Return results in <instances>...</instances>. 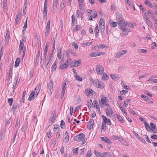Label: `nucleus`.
<instances>
[{"instance_id": "39448f33", "label": "nucleus", "mask_w": 157, "mask_h": 157, "mask_svg": "<svg viewBox=\"0 0 157 157\" xmlns=\"http://www.w3.org/2000/svg\"><path fill=\"white\" fill-rule=\"evenodd\" d=\"M68 82V80L67 79H65L63 82V84L62 87V90L61 94V97L63 98L65 93V90L67 87L66 83Z\"/></svg>"}, {"instance_id": "0e129e2a", "label": "nucleus", "mask_w": 157, "mask_h": 157, "mask_svg": "<svg viewBox=\"0 0 157 157\" xmlns=\"http://www.w3.org/2000/svg\"><path fill=\"white\" fill-rule=\"evenodd\" d=\"M47 56V53L44 52V55L42 57V59L44 61H46V58Z\"/></svg>"}, {"instance_id": "338daca9", "label": "nucleus", "mask_w": 157, "mask_h": 157, "mask_svg": "<svg viewBox=\"0 0 157 157\" xmlns=\"http://www.w3.org/2000/svg\"><path fill=\"white\" fill-rule=\"evenodd\" d=\"M64 147L63 146H62L60 148V153L61 154H63L64 153Z\"/></svg>"}, {"instance_id": "a19ab883", "label": "nucleus", "mask_w": 157, "mask_h": 157, "mask_svg": "<svg viewBox=\"0 0 157 157\" xmlns=\"http://www.w3.org/2000/svg\"><path fill=\"white\" fill-rule=\"evenodd\" d=\"M13 101V98H9L8 99V102L10 106L12 105Z\"/></svg>"}, {"instance_id": "f257e3e1", "label": "nucleus", "mask_w": 157, "mask_h": 157, "mask_svg": "<svg viewBox=\"0 0 157 157\" xmlns=\"http://www.w3.org/2000/svg\"><path fill=\"white\" fill-rule=\"evenodd\" d=\"M40 89V86L38 85H37L35 88V90H37L38 91H32L30 94L28 100L30 101L35 98H36L38 95Z\"/></svg>"}, {"instance_id": "864d4df0", "label": "nucleus", "mask_w": 157, "mask_h": 157, "mask_svg": "<svg viewBox=\"0 0 157 157\" xmlns=\"http://www.w3.org/2000/svg\"><path fill=\"white\" fill-rule=\"evenodd\" d=\"M90 56L91 57H96L97 56V52H94L90 53Z\"/></svg>"}, {"instance_id": "7c9ffc66", "label": "nucleus", "mask_w": 157, "mask_h": 157, "mask_svg": "<svg viewBox=\"0 0 157 157\" xmlns=\"http://www.w3.org/2000/svg\"><path fill=\"white\" fill-rule=\"evenodd\" d=\"M71 18L72 19V22L71 23L72 26L74 25L75 24V21H77V19L75 17L74 14H73L71 16Z\"/></svg>"}, {"instance_id": "4468645a", "label": "nucleus", "mask_w": 157, "mask_h": 157, "mask_svg": "<svg viewBox=\"0 0 157 157\" xmlns=\"http://www.w3.org/2000/svg\"><path fill=\"white\" fill-rule=\"evenodd\" d=\"M150 125V130L152 131L154 133H157V129L156 128L155 125L152 123H151Z\"/></svg>"}, {"instance_id": "cd10ccee", "label": "nucleus", "mask_w": 157, "mask_h": 157, "mask_svg": "<svg viewBox=\"0 0 157 157\" xmlns=\"http://www.w3.org/2000/svg\"><path fill=\"white\" fill-rule=\"evenodd\" d=\"M66 2L65 0H63L61 2L60 7V10L61 11L63 10L65 6V3Z\"/></svg>"}, {"instance_id": "bb28decb", "label": "nucleus", "mask_w": 157, "mask_h": 157, "mask_svg": "<svg viewBox=\"0 0 157 157\" xmlns=\"http://www.w3.org/2000/svg\"><path fill=\"white\" fill-rule=\"evenodd\" d=\"M10 38V33L8 31H7L5 36V40L7 43L9 42Z\"/></svg>"}, {"instance_id": "6e6d98bb", "label": "nucleus", "mask_w": 157, "mask_h": 157, "mask_svg": "<svg viewBox=\"0 0 157 157\" xmlns=\"http://www.w3.org/2000/svg\"><path fill=\"white\" fill-rule=\"evenodd\" d=\"M72 151H73V154H75V155H77L78 153V148H74L73 149Z\"/></svg>"}, {"instance_id": "c03bdc74", "label": "nucleus", "mask_w": 157, "mask_h": 157, "mask_svg": "<svg viewBox=\"0 0 157 157\" xmlns=\"http://www.w3.org/2000/svg\"><path fill=\"white\" fill-rule=\"evenodd\" d=\"M104 120L105 121L106 123H107L109 125H111V123L110 121V120L109 119L107 118H103V121H104Z\"/></svg>"}, {"instance_id": "a878e982", "label": "nucleus", "mask_w": 157, "mask_h": 157, "mask_svg": "<svg viewBox=\"0 0 157 157\" xmlns=\"http://www.w3.org/2000/svg\"><path fill=\"white\" fill-rule=\"evenodd\" d=\"M101 139L103 141H104L107 143L109 144L111 143V141L109 139H108L106 137H101Z\"/></svg>"}, {"instance_id": "e2e57ef3", "label": "nucleus", "mask_w": 157, "mask_h": 157, "mask_svg": "<svg viewBox=\"0 0 157 157\" xmlns=\"http://www.w3.org/2000/svg\"><path fill=\"white\" fill-rule=\"evenodd\" d=\"M148 74H144L142 75H140L139 77V78L141 79L143 78H145L146 76H147V75H148Z\"/></svg>"}, {"instance_id": "4c0bfd02", "label": "nucleus", "mask_w": 157, "mask_h": 157, "mask_svg": "<svg viewBox=\"0 0 157 157\" xmlns=\"http://www.w3.org/2000/svg\"><path fill=\"white\" fill-rule=\"evenodd\" d=\"M144 126L146 130L149 132L150 131V127L146 122H144Z\"/></svg>"}, {"instance_id": "9b49d317", "label": "nucleus", "mask_w": 157, "mask_h": 157, "mask_svg": "<svg viewBox=\"0 0 157 157\" xmlns=\"http://www.w3.org/2000/svg\"><path fill=\"white\" fill-rule=\"evenodd\" d=\"M53 86V83L52 80H50L48 84V87L49 92V94L50 95L52 94V88Z\"/></svg>"}, {"instance_id": "de8ad7c7", "label": "nucleus", "mask_w": 157, "mask_h": 157, "mask_svg": "<svg viewBox=\"0 0 157 157\" xmlns=\"http://www.w3.org/2000/svg\"><path fill=\"white\" fill-rule=\"evenodd\" d=\"M75 79L78 81H81L82 80V78H81L79 75H76L75 76Z\"/></svg>"}, {"instance_id": "69168bd1", "label": "nucleus", "mask_w": 157, "mask_h": 157, "mask_svg": "<svg viewBox=\"0 0 157 157\" xmlns=\"http://www.w3.org/2000/svg\"><path fill=\"white\" fill-rule=\"evenodd\" d=\"M92 16L93 17V18H96L97 17V14L96 11L95 10L94 11V13H92Z\"/></svg>"}, {"instance_id": "72a5a7b5", "label": "nucleus", "mask_w": 157, "mask_h": 157, "mask_svg": "<svg viewBox=\"0 0 157 157\" xmlns=\"http://www.w3.org/2000/svg\"><path fill=\"white\" fill-rule=\"evenodd\" d=\"M110 22V26L112 27H115L117 26V22L112 21L111 22H110V21H109Z\"/></svg>"}, {"instance_id": "49530a36", "label": "nucleus", "mask_w": 157, "mask_h": 157, "mask_svg": "<svg viewBox=\"0 0 157 157\" xmlns=\"http://www.w3.org/2000/svg\"><path fill=\"white\" fill-rule=\"evenodd\" d=\"M144 20H146V19H148L149 17V13L147 12H145L144 13Z\"/></svg>"}, {"instance_id": "680f3d73", "label": "nucleus", "mask_w": 157, "mask_h": 157, "mask_svg": "<svg viewBox=\"0 0 157 157\" xmlns=\"http://www.w3.org/2000/svg\"><path fill=\"white\" fill-rule=\"evenodd\" d=\"M75 30L77 31L81 30V27H80V26L79 25H77L75 26Z\"/></svg>"}, {"instance_id": "4be33fe9", "label": "nucleus", "mask_w": 157, "mask_h": 157, "mask_svg": "<svg viewBox=\"0 0 157 157\" xmlns=\"http://www.w3.org/2000/svg\"><path fill=\"white\" fill-rule=\"evenodd\" d=\"M106 128V125L105 121L104 120L103 123L102 124L101 132H104L105 131Z\"/></svg>"}, {"instance_id": "3c124183", "label": "nucleus", "mask_w": 157, "mask_h": 157, "mask_svg": "<svg viewBox=\"0 0 157 157\" xmlns=\"http://www.w3.org/2000/svg\"><path fill=\"white\" fill-rule=\"evenodd\" d=\"M141 97L142 98H144V100L146 101H147L148 100V97L145 95L142 94L141 95Z\"/></svg>"}, {"instance_id": "f704fd0d", "label": "nucleus", "mask_w": 157, "mask_h": 157, "mask_svg": "<svg viewBox=\"0 0 157 157\" xmlns=\"http://www.w3.org/2000/svg\"><path fill=\"white\" fill-rule=\"evenodd\" d=\"M94 33L95 36L96 37L98 36L99 33V29L98 27V25L95 27L94 29Z\"/></svg>"}, {"instance_id": "c756f323", "label": "nucleus", "mask_w": 157, "mask_h": 157, "mask_svg": "<svg viewBox=\"0 0 157 157\" xmlns=\"http://www.w3.org/2000/svg\"><path fill=\"white\" fill-rule=\"evenodd\" d=\"M20 61V59L19 58H18L17 59L14 65V67H17L19 66Z\"/></svg>"}, {"instance_id": "20e7f679", "label": "nucleus", "mask_w": 157, "mask_h": 157, "mask_svg": "<svg viewBox=\"0 0 157 157\" xmlns=\"http://www.w3.org/2000/svg\"><path fill=\"white\" fill-rule=\"evenodd\" d=\"M80 10H81V13L83 15L85 12L84 3V0H78Z\"/></svg>"}, {"instance_id": "ddd939ff", "label": "nucleus", "mask_w": 157, "mask_h": 157, "mask_svg": "<svg viewBox=\"0 0 157 157\" xmlns=\"http://www.w3.org/2000/svg\"><path fill=\"white\" fill-rule=\"evenodd\" d=\"M94 125V121L92 118H90L87 125L88 128L91 130L93 128Z\"/></svg>"}, {"instance_id": "0eeeda50", "label": "nucleus", "mask_w": 157, "mask_h": 157, "mask_svg": "<svg viewBox=\"0 0 157 157\" xmlns=\"http://www.w3.org/2000/svg\"><path fill=\"white\" fill-rule=\"evenodd\" d=\"M95 70L98 74L101 75L103 73L104 68L102 66L100 65H98L96 66Z\"/></svg>"}, {"instance_id": "2f4dec72", "label": "nucleus", "mask_w": 157, "mask_h": 157, "mask_svg": "<svg viewBox=\"0 0 157 157\" xmlns=\"http://www.w3.org/2000/svg\"><path fill=\"white\" fill-rule=\"evenodd\" d=\"M144 4L147 5L148 6L151 7L152 8L153 5H152L151 3L148 0H146Z\"/></svg>"}, {"instance_id": "09e8293b", "label": "nucleus", "mask_w": 157, "mask_h": 157, "mask_svg": "<svg viewBox=\"0 0 157 157\" xmlns=\"http://www.w3.org/2000/svg\"><path fill=\"white\" fill-rule=\"evenodd\" d=\"M100 30L101 32H103L105 30V25H102L101 26H99Z\"/></svg>"}, {"instance_id": "58836bf2", "label": "nucleus", "mask_w": 157, "mask_h": 157, "mask_svg": "<svg viewBox=\"0 0 157 157\" xmlns=\"http://www.w3.org/2000/svg\"><path fill=\"white\" fill-rule=\"evenodd\" d=\"M56 61L55 63H54L52 66L51 71H54L56 70Z\"/></svg>"}, {"instance_id": "dca6fc26", "label": "nucleus", "mask_w": 157, "mask_h": 157, "mask_svg": "<svg viewBox=\"0 0 157 157\" xmlns=\"http://www.w3.org/2000/svg\"><path fill=\"white\" fill-rule=\"evenodd\" d=\"M85 92L87 96H89L91 94L93 95V93L94 92L92 90L90 89H86L85 90Z\"/></svg>"}, {"instance_id": "f3484780", "label": "nucleus", "mask_w": 157, "mask_h": 157, "mask_svg": "<svg viewBox=\"0 0 157 157\" xmlns=\"http://www.w3.org/2000/svg\"><path fill=\"white\" fill-rule=\"evenodd\" d=\"M106 98L105 97H103L101 98V101L102 103L103 104L105 105V106H107L109 105L107 103L106 101Z\"/></svg>"}, {"instance_id": "6e6552de", "label": "nucleus", "mask_w": 157, "mask_h": 157, "mask_svg": "<svg viewBox=\"0 0 157 157\" xmlns=\"http://www.w3.org/2000/svg\"><path fill=\"white\" fill-rule=\"evenodd\" d=\"M107 109H106V115L110 117H112L113 116L114 113L112 110L111 107L109 105L107 106Z\"/></svg>"}, {"instance_id": "5fc2aeb1", "label": "nucleus", "mask_w": 157, "mask_h": 157, "mask_svg": "<svg viewBox=\"0 0 157 157\" xmlns=\"http://www.w3.org/2000/svg\"><path fill=\"white\" fill-rule=\"evenodd\" d=\"M28 4V1L27 0H26L25 1V2L24 4V6L23 7V10H26V8L27 6V5Z\"/></svg>"}, {"instance_id": "f8f14e48", "label": "nucleus", "mask_w": 157, "mask_h": 157, "mask_svg": "<svg viewBox=\"0 0 157 157\" xmlns=\"http://www.w3.org/2000/svg\"><path fill=\"white\" fill-rule=\"evenodd\" d=\"M50 21L48 20L47 22L46 27V31L45 32V35L46 36H47L49 33L50 30Z\"/></svg>"}, {"instance_id": "774afa93", "label": "nucleus", "mask_w": 157, "mask_h": 157, "mask_svg": "<svg viewBox=\"0 0 157 157\" xmlns=\"http://www.w3.org/2000/svg\"><path fill=\"white\" fill-rule=\"evenodd\" d=\"M152 139L154 140H157V135H153L151 136Z\"/></svg>"}, {"instance_id": "f03ea898", "label": "nucleus", "mask_w": 157, "mask_h": 157, "mask_svg": "<svg viewBox=\"0 0 157 157\" xmlns=\"http://www.w3.org/2000/svg\"><path fill=\"white\" fill-rule=\"evenodd\" d=\"M117 23L119 25V27L123 32V35L126 36L128 35V32H127V29H126L125 26H123L124 21L122 19H117Z\"/></svg>"}, {"instance_id": "393cba45", "label": "nucleus", "mask_w": 157, "mask_h": 157, "mask_svg": "<svg viewBox=\"0 0 157 157\" xmlns=\"http://www.w3.org/2000/svg\"><path fill=\"white\" fill-rule=\"evenodd\" d=\"M119 141L122 144L126 146H128V142L125 140L124 139L122 138H120Z\"/></svg>"}, {"instance_id": "13d9d810", "label": "nucleus", "mask_w": 157, "mask_h": 157, "mask_svg": "<svg viewBox=\"0 0 157 157\" xmlns=\"http://www.w3.org/2000/svg\"><path fill=\"white\" fill-rule=\"evenodd\" d=\"M2 6L3 8V10L5 13L7 12L8 10L7 9V5H2Z\"/></svg>"}, {"instance_id": "2eb2a0df", "label": "nucleus", "mask_w": 157, "mask_h": 157, "mask_svg": "<svg viewBox=\"0 0 157 157\" xmlns=\"http://www.w3.org/2000/svg\"><path fill=\"white\" fill-rule=\"evenodd\" d=\"M24 43L21 40L20 41V45L19 46V52L20 53L22 52V50L24 46Z\"/></svg>"}, {"instance_id": "a18cd8bd", "label": "nucleus", "mask_w": 157, "mask_h": 157, "mask_svg": "<svg viewBox=\"0 0 157 157\" xmlns=\"http://www.w3.org/2000/svg\"><path fill=\"white\" fill-rule=\"evenodd\" d=\"M60 127L61 128H63V129L65 127V123L64 121L63 120H62L61 121V124H60Z\"/></svg>"}, {"instance_id": "37998d69", "label": "nucleus", "mask_w": 157, "mask_h": 157, "mask_svg": "<svg viewBox=\"0 0 157 157\" xmlns=\"http://www.w3.org/2000/svg\"><path fill=\"white\" fill-rule=\"evenodd\" d=\"M94 153H95V154L96 156L97 157H100L101 156V155L102 154V153H101L100 152H99L97 151L96 150H94Z\"/></svg>"}, {"instance_id": "ea45409f", "label": "nucleus", "mask_w": 157, "mask_h": 157, "mask_svg": "<svg viewBox=\"0 0 157 157\" xmlns=\"http://www.w3.org/2000/svg\"><path fill=\"white\" fill-rule=\"evenodd\" d=\"M102 25H105L104 20L103 18H101L99 21V26H101Z\"/></svg>"}, {"instance_id": "1a4fd4ad", "label": "nucleus", "mask_w": 157, "mask_h": 157, "mask_svg": "<svg viewBox=\"0 0 157 157\" xmlns=\"http://www.w3.org/2000/svg\"><path fill=\"white\" fill-rule=\"evenodd\" d=\"M127 52L126 50L120 51L115 54V56L116 58H119L124 55Z\"/></svg>"}, {"instance_id": "473e14b6", "label": "nucleus", "mask_w": 157, "mask_h": 157, "mask_svg": "<svg viewBox=\"0 0 157 157\" xmlns=\"http://www.w3.org/2000/svg\"><path fill=\"white\" fill-rule=\"evenodd\" d=\"M110 76L114 80H117L118 79V77L117 75L112 74H110Z\"/></svg>"}, {"instance_id": "412c9836", "label": "nucleus", "mask_w": 157, "mask_h": 157, "mask_svg": "<svg viewBox=\"0 0 157 157\" xmlns=\"http://www.w3.org/2000/svg\"><path fill=\"white\" fill-rule=\"evenodd\" d=\"M47 7H44L43 15L44 19H46L47 17Z\"/></svg>"}, {"instance_id": "8fccbe9b", "label": "nucleus", "mask_w": 157, "mask_h": 157, "mask_svg": "<svg viewBox=\"0 0 157 157\" xmlns=\"http://www.w3.org/2000/svg\"><path fill=\"white\" fill-rule=\"evenodd\" d=\"M152 8L154 10L155 12H157V2L154 4Z\"/></svg>"}, {"instance_id": "e433bc0d", "label": "nucleus", "mask_w": 157, "mask_h": 157, "mask_svg": "<svg viewBox=\"0 0 157 157\" xmlns=\"http://www.w3.org/2000/svg\"><path fill=\"white\" fill-rule=\"evenodd\" d=\"M17 106L18 104L17 103H14L13 104L12 107V109L13 111H15V110H16Z\"/></svg>"}, {"instance_id": "bf43d9fd", "label": "nucleus", "mask_w": 157, "mask_h": 157, "mask_svg": "<svg viewBox=\"0 0 157 157\" xmlns=\"http://www.w3.org/2000/svg\"><path fill=\"white\" fill-rule=\"evenodd\" d=\"M130 101V99H127L124 101V105L125 107H127L128 105V102Z\"/></svg>"}, {"instance_id": "603ef678", "label": "nucleus", "mask_w": 157, "mask_h": 157, "mask_svg": "<svg viewBox=\"0 0 157 157\" xmlns=\"http://www.w3.org/2000/svg\"><path fill=\"white\" fill-rule=\"evenodd\" d=\"M57 3L53 2V11L54 12H55V10L57 8Z\"/></svg>"}, {"instance_id": "6ab92c4d", "label": "nucleus", "mask_w": 157, "mask_h": 157, "mask_svg": "<svg viewBox=\"0 0 157 157\" xmlns=\"http://www.w3.org/2000/svg\"><path fill=\"white\" fill-rule=\"evenodd\" d=\"M105 87L104 84L101 81H98V87L99 88L103 89Z\"/></svg>"}, {"instance_id": "a211bd4d", "label": "nucleus", "mask_w": 157, "mask_h": 157, "mask_svg": "<svg viewBox=\"0 0 157 157\" xmlns=\"http://www.w3.org/2000/svg\"><path fill=\"white\" fill-rule=\"evenodd\" d=\"M145 21L147 24L148 25L151 29H153V25L151 22V21H150L148 19H146V20H145Z\"/></svg>"}, {"instance_id": "9d476101", "label": "nucleus", "mask_w": 157, "mask_h": 157, "mask_svg": "<svg viewBox=\"0 0 157 157\" xmlns=\"http://www.w3.org/2000/svg\"><path fill=\"white\" fill-rule=\"evenodd\" d=\"M38 48H39L38 51L36 55V59L35 61V63L36 64H38V62L39 61V57L40 55V50H41V49L40 47V46H38Z\"/></svg>"}, {"instance_id": "7ed1b4c3", "label": "nucleus", "mask_w": 157, "mask_h": 157, "mask_svg": "<svg viewBox=\"0 0 157 157\" xmlns=\"http://www.w3.org/2000/svg\"><path fill=\"white\" fill-rule=\"evenodd\" d=\"M85 138V135L81 133L74 137V140L76 141H80L83 140Z\"/></svg>"}, {"instance_id": "c85d7f7f", "label": "nucleus", "mask_w": 157, "mask_h": 157, "mask_svg": "<svg viewBox=\"0 0 157 157\" xmlns=\"http://www.w3.org/2000/svg\"><path fill=\"white\" fill-rule=\"evenodd\" d=\"M103 75H102V79L105 81L108 79L109 77L106 73H103Z\"/></svg>"}, {"instance_id": "052dcab7", "label": "nucleus", "mask_w": 157, "mask_h": 157, "mask_svg": "<svg viewBox=\"0 0 157 157\" xmlns=\"http://www.w3.org/2000/svg\"><path fill=\"white\" fill-rule=\"evenodd\" d=\"M112 137L113 139L114 140H119V141L120 138H121V137H119L118 136H116V135H113L112 136Z\"/></svg>"}, {"instance_id": "423d86ee", "label": "nucleus", "mask_w": 157, "mask_h": 157, "mask_svg": "<svg viewBox=\"0 0 157 157\" xmlns=\"http://www.w3.org/2000/svg\"><path fill=\"white\" fill-rule=\"evenodd\" d=\"M71 60L72 59L71 58H68L66 61L65 62L64 64L61 65L59 68L61 69H66L68 67V63H71Z\"/></svg>"}, {"instance_id": "4d7b16f0", "label": "nucleus", "mask_w": 157, "mask_h": 157, "mask_svg": "<svg viewBox=\"0 0 157 157\" xmlns=\"http://www.w3.org/2000/svg\"><path fill=\"white\" fill-rule=\"evenodd\" d=\"M20 19V17H16V18L15 20V22L14 23V25H15V26H16L18 24V22Z\"/></svg>"}, {"instance_id": "aec40b11", "label": "nucleus", "mask_w": 157, "mask_h": 157, "mask_svg": "<svg viewBox=\"0 0 157 157\" xmlns=\"http://www.w3.org/2000/svg\"><path fill=\"white\" fill-rule=\"evenodd\" d=\"M72 62L73 63L75 64V65H76V67L79 66L81 63L80 59H79L78 60H73Z\"/></svg>"}, {"instance_id": "5701e85b", "label": "nucleus", "mask_w": 157, "mask_h": 157, "mask_svg": "<svg viewBox=\"0 0 157 157\" xmlns=\"http://www.w3.org/2000/svg\"><path fill=\"white\" fill-rule=\"evenodd\" d=\"M65 137L64 139V141L65 143H67L69 140V137L68 133L67 132H66L65 133Z\"/></svg>"}, {"instance_id": "79ce46f5", "label": "nucleus", "mask_w": 157, "mask_h": 157, "mask_svg": "<svg viewBox=\"0 0 157 157\" xmlns=\"http://www.w3.org/2000/svg\"><path fill=\"white\" fill-rule=\"evenodd\" d=\"M92 155V153L91 152V150H89L87 152L86 154V157H90Z\"/></svg>"}, {"instance_id": "b1692460", "label": "nucleus", "mask_w": 157, "mask_h": 157, "mask_svg": "<svg viewBox=\"0 0 157 157\" xmlns=\"http://www.w3.org/2000/svg\"><path fill=\"white\" fill-rule=\"evenodd\" d=\"M53 129L54 132L55 133H57L59 131V126L57 124L55 125Z\"/></svg>"}, {"instance_id": "c9c22d12", "label": "nucleus", "mask_w": 157, "mask_h": 157, "mask_svg": "<svg viewBox=\"0 0 157 157\" xmlns=\"http://www.w3.org/2000/svg\"><path fill=\"white\" fill-rule=\"evenodd\" d=\"M49 42H47L46 43V45L45 46L44 49V52L47 53L48 52V49L49 47Z\"/></svg>"}]
</instances>
